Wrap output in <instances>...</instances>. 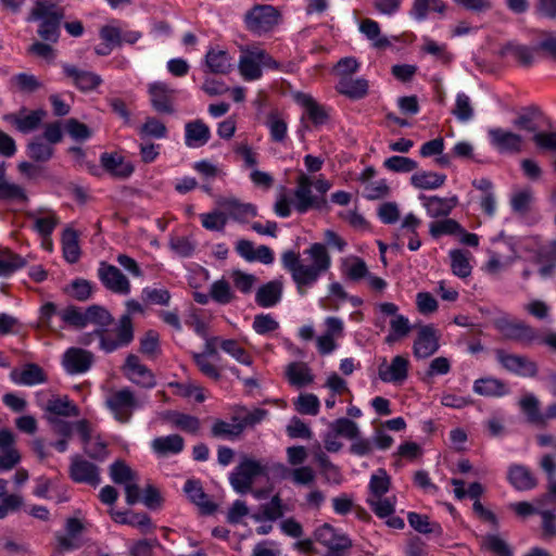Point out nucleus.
<instances>
[{"label": "nucleus", "instance_id": "2eb2a0df", "mask_svg": "<svg viewBox=\"0 0 556 556\" xmlns=\"http://www.w3.org/2000/svg\"><path fill=\"white\" fill-rule=\"evenodd\" d=\"M439 339L440 333L434 327L430 325L420 327L413 345L414 355L417 358L433 355L439 350Z\"/></svg>", "mask_w": 556, "mask_h": 556}, {"label": "nucleus", "instance_id": "c756f323", "mask_svg": "<svg viewBox=\"0 0 556 556\" xmlns=\"http://www.w3.org/2000/svg\"><path fill=\"white\" fill-rule=\"evenodd\" d=\"M184 446V439L178 434L159 437L151 442L153 452L161 457L179 454Z\"/></svg>", "mask_w": 556, "mask_h": 556}, {"label": "nucleus", "instance_id": "7c9ffc66", "mask_svg": "<svg viewBox=\"0 0 556 556\" xmlns=\"http://www.w3.org/2000/svg\"><path fill=\"white\" fill-rule=\"evenodd\" d=\"M219 205L226 210L228 215L238 222H247L256 216V207L251 203L240 202L236 198H227L219 202Z\"/></svg>", "mask_w": 556, "mask_h": 556}, {"label": "nucleus", "instance_id": "49530a36", "mask_svg": "<svg viewBox=\"0 0 556 556\" xmlns=\"http://www.w3.org/2000/svg\"><path fill=\"white\" fill-rule=\"evenodd\" d=\"M451 267L454 275L465 278L471 273L470 255L463 250L450 251Z\"/></svg>", "mask_w": 556, "mask_h": 556}, {"label": "nucleus", "instance_id": "a211bd4d", "mask_svg": "<svg viewBox=\"0 0 556 556\" xmlns=\"http://www.w3.org/2000/svg\"><path fill=\"white\" fill-rule=\"evenodd\" d=\"M76 428L84 443L85 452L92 458L103 459L108 455L106 443L99 435L92 433L87 421H78Z\"/></svg>", "mask_w": 556, "mask_h": 556}, {"label": "nucleus", "instance_id": "20e7f679", "mask_svg": "<svg viewBox=\"0 0 556 556\" xmlns=\"http://www.w3.org/2000/svg\"><path fill=\"white\" fill-rule=\"evenodd\" d=\"M492 323L504 339L516 341L523 346H532L535 344V340L538 339L536 329L525 321L500 313L498 316L493 318Z\"/></svg>", "mask_w": 556, "mask_h": 556}, {"label": "nucleus", "instance_id": "79ce46f5", "mask_svg": "<svg viewBox=\"0 0 556 556\" xmlns=\"http://www.w3.org/2000/svg\"><path fill=\"white\" fill-rule=\"evenodd\" d=\"M165 419L172 424V426L189 433H197L200 429V420L191 415L179 412H167Z\"/></svg>", "mask_w": 556, "mask_h": 556}, {"label": "nucleus", "instance_id": "ea45409f", "mask_svg": "<svg viewBox=\"0 0 556 556\" xmlns=\"http://www.w3.org/2000/svg\"><path fill=\"white\" fill-rule=\"evenodd\" d=\"M337 90L352 99L364 97L368 90V83L363 78L342 77L339 79Z\"/></svg>", "mask_w": 556, "mask_h": 556}, {"label": "nucleus", "instance_id": "c03bdc74", "mask_svg": "<svg viewBox=\"0 0 556 556\" xmlns=\"http://www.w3.org/2000/svg\"><path fill=\"white\" fill-rule=\"evenodd\" d=\"M391 485V478L384 469L376 470L369 480V495L368 497L384 496Z\"/></svg>", "mask_w": 556, "mask_h": 556}, {"label": "nucleus", "instance_id": "2f4dec72", "mask_svg": "<svg viewBox=\"0 0 556 556\" xmlns=\"http://www.w3.org/2000/svg\"><path fill=\"white\" fill-rule=\"evenodd\" d=\"M543 113L540 108L535 105H529L520 109L517 116L513 121V125L520 129L529 132H538L539 125L538 121L542 117Z\"/></svg>", "mask_w": 556, "mask_h": 556}, {"label": "nucleus", "instance_id": "f8f14e48", "mask_svg": "<svg viewBox=\"0 0 556 556\" xmlns=\"http://www.w3.org/2000/svg\"><path fill=\"white\" fill-rule=\"evenodd\" d=\"M516 258V250L510 240L494 239L489 249V273L504 269Z\"/></svg>", "mask_w": 556, "mask_h": 556}, {"label": "nucleus", "instance_id": "69168bd1", "mask_svg": "<svg viewBox=\"0 0 556 556\" xmlns=\"http://www.w3.org/2000/svg\"><path fill=\"white\" fill-rule=\"evenodd\" d=\"M452 113L460 122H468L472 117L473 109L467 94L463 92L457 93Z\"/></svg>", "mask_w": 556, "mask_h": 556}, {"label": "nucleus", "instance_id": "7ed1b4c3", "mask_svg": "<svg viewBox=\"0 0 556 556\" xmlns=\"http://www.w3.org/2000/svg\"><path fill=\"white\" fill-rule=\"evenodd\" d=\"M63 18V12L48 0H37L29 16V21H39V36L47 40L55 42L60 35V23Z\"/></svg>", "mask_w": 556, "mask_h": 556}, {"label": "nucleus", "instance_id": "de8ad7c7", "mask_svg": "<svg viewBox=\"0 0 556 556\" xmlns=\"http://www.w3.org/2000/svg\"><path fill=\"white\" fill-rule=\"evenodd\" d=\"M110 478L114 483L125 485L132 480H136L137 472L134 471L125 462L115 460L110 466Z\"/></svg>", "mask_w": 556, "mask_h": 556}, {"label": "nucleus", "instance_id": "72a5a7b5", "mask_svg": "<svg viewBox=\"0 0 556 556\" xmlns=\"http://www.w3.org/2000/svg\"><path fill=\"white\" fill-rule=\"evenodd\" d=\"M10 377L15 384L20 386H36L45 381L42 369L34 364L12 370Z\"/></svg>", "mask_w": 556, "mask_h": 556}, {"label": "nucleus", "instance_id": "0eeeda50", "mask_svg": "<svg viewBox=\"0 0 556 556\" xmlns=\"http://www.w3.org/2000/svg\"><path fill=\"white\" fill-rule=\"evenodd\" d=\"M105 402L114 418L123 424L128 422L134 412L142 407V402L129 388L112 391Z\"/></svg>", "mask_w": 556, "mask_h": 556}, {"label": "nucleus", "instance_id": "3c124183", "mask_svg": "<svg viewBox=\"0 0 556 556\" xmlns=\"http://www.w3.org/2000/svg\"><path fill=\"white\" fill-rule=\"evenodd\" d=\"M244 430V425L241 421L233 420L226 422L217 420L212 427V433L214 437L224 439H235L239 437Z\"/></svg>", "mask_w": 556, "mask_h": 556}, {"label": "nucleus", "instance_id": "ddd939ff", "mask_svg": "<svg viewBox=\"0 0 556 556\" xmlns=\"http://www.w3.org/2000/svg\"><path fill=\"white\" fill-rule=\"evenodd\" d=\"M125 377L140 388L152 389L156 381L153 372L136 355H128L123 366Z\"/></svg>", "mask_w": 556, "mask_h": 556}, {"label": "nucleus", "instance_id": "c85d7f7f", "mask_svg": "<svg viewBox=\"0 0 556 556\" xmlns=\"http://www.w3.org/2000/svg\"><path fill=\"white\" fill-rule=\"evenodd\" d=\"M315 540L320 542L329 549H345L351 546V540L338 533L330 523H323L315 531Z\"/></svg>", "mask_w": 556, "mask_h": 556}, {"label": "nucleus", "instance_id": "a18cd8bd", "mask_svg": "<svg viewBox=\"0 0 556 556\" xmlns=\"http://www.w3.org/2000/svg\"><path fill=\"white\" fill-rule=\"evenodd\" d=\"M220 349L242 365L251 366L253 363L249 352L233 339L220 340Z\"/></svg>", "mask_w": 556, "mask_h": 556}, {"label": "nucleus", "instance_id": "4be33fe9", "mask_svg": "<svg viewBox=\"0 0 556 556\" xmlns=\"http://www.w3.org/2000/svg\"><path fill=\"white\" fill-rule=\"evenodd\" d=\"M46 111L36 110L27 111L21 110L17 113H11L4 116V119L13 125L21 132H30L35 130L46 116Z\"/></svg>", "mask_w": 556, "mask_h": 556}, {"label": "nucleus", "instance_id": "a19ab883", "mask_svg": "<svg viewBox=\"0 0 556 556\" xmlns=\"http://www.w3.org/2000/svg\"><path fill=\"white\" fill-rule=\"evenodd\" d=\"M452 485L454 486V495L458 500H463L466 496L475 500L473 508L476 510L482 511V505L478 502L479 496L482 494V485L473 482L469 485L468 489L465 488V482L459 479H452Z\"/></svg>", "mask_w": 556, "mask_h": 556}, {"label": "nucleus", "instance_id": "4c0bfd02", "mask_svg": "<svg viewBox=\"0 0 556 556\" xmlns=\"http://www.w3.org/2000/svg\"><path fill=\"white\" fill-rule=\"evenodd\" d=\"M61 243L63 256L66 262L71 264L76 263L80 257L78 232L71 227L65 228L62 232Z\"/></svg>", "mask_w": 556, "mask_h": 556}, {"label": "nucleus", "instance_id": "e2e57ef3", "mask_svg": "<svg viewBox=\"0 0 556 556\" xmlns=\"http://www.w3.org/2000/svg\"><path fill=\"white\" fill-rule=\"evenodd\" d=\"M445 3L442 0H415L413 14L418 20H424L428 13L438 12L443 13Z\"/></svg>", "mask_w": 556, "mask_h": 556}, {"label": "nucleus", "instance_id": "774afa93", "mask_svg": "<svg viewBox=\"0 0 556 556\" xmlns=\"http://www.w3.org/2000/svg\"><path fill=\"white\" fill-rule=\"evenodd\" d=\"M532 141L542 152H556V131H538Z\"/></svg>", "mask_w": 556, "mask_h": 556}, {"label": "nucleus", "instance_id": "aec40b11", "mask_svg": "<svg viewBox=\"0 0 556 556\" xmlns=\"http://www.w3.org/2000/svg\"><path fill=\"white\" fill-rule=\"evenodd\" d=\"M150 101L155 111L160 113L173 112L174 90L163 81H154L148 85Z\"/></svg>", "mask_w": 556, "mask_h": 556}, {"label": "nucleus", "instance_id": "864d4df0", "mask_svg": "<svg viewBox=\"0 0 556 556\" xmlns=\"http://www.w3.org/2000/svg\"><path fill=\"white\" fill-rule=\"evenodd\" d=\"M270 138L275 142H283L288 135L287 122L277 113H270L266 121Z\"/></svg>", "mask_w": 556, "mask_h": 556}, {"label": "nucleus", "instance_id": "58836bf2", "mask_svg": "<svg viewBox=\"0 0 556 556\" xmlns=\"http://www.w3.org/2000/svg\"><path fill=\"white\" fill-rule=\"evenodd\" d=\"M286 377L290 384L302 388L314 381L309 367L304 363L293 362L286 368Z\"/></svg>", "mask_w": 556, "mask_h": 556}, {"label": "nucleus", "instance_id": "bf43d9fd", "mask_svg": "<svg viewBox=\"0 0 556 556\" xmlns=\"http://www.w3.org/2000/svg\"><path fill=\"white\" fill-rule=\"evenodd\" d=\"M522 412L527 415L528 420L535 425H544V416L539 409V400L532 395H526L520 400Z\"/></svg>", "mask_w": 556, "mask_h": 556}, {"label": "nucleus", "instance_id": "6e6d98bb", "mask_svg": "<svg viewBox=\"0 0 556 556\" xmlns=\"http://www.w3.org/2000/svg\"><path fill=\"white\" fill-rule=\"evenodd\" d=\"M370 508L376 514V516L380 519L388 518L394 513L395 507V497H368L367 500Z\"/></svg>", "mask_w": 556, "mask_h": 556}, {"label": "nucleus", "instance_id": "09e8293b", "mask_svg": "<svg viewBox=\"0 0 556 556\" xmlns=\"http://www.w3.org/2000/svg\"><path fill=\"white\" fill-rule=\"evenodd\" d=\"M294 408L302 415L316 416L319 413L320 402L313 393H301L293 401Z\"/></svg>", "mask_w": 556, "mask_h": 556}, {"label": "nucleus", "instance_id": "423d86ee", "mask_svg": "<svg viewBox=\"0 0 556 556\" xmlns=\"http://www.w3.org/2000/svg\"><path fill=\"white\" fill-rule=\"evenodd\" d=\"M267 473V466L257 459L244 457L230 473L229 481L238 493L250 491L253 482Z\"/></svg>", "mask_w": 556, "mask_h": 556}, {"label": "nucleus", "instance_id": "473e14b6", "mask_svg": "<svg viewBox=\"0 0 556 556\" xmlns=\"http://www.w3.org/2000/svg\"><path fill=\"white\" fill-rule=\"evenodd\" d=\"M102 166L113 176L126 178L134 172V166L118 153H103L101 155Z\"/></svg>", "mask_w": 556, "mask_h": 556}, {"label": "nucleus", "instance_id": "6ab92c4d", "mask_svg": "<svg viewBox=\"0 0 556 556\" xmlns=\"http://www.w3.org/2000/svg\"><path fill=\"white\" fill-rule=\"evenodd\" d=\"M15 437L9 430H0V472L9 471L21 460V455L14 446Z\"/></svg>", "mask_w": 556, "mask_h": 556}, {"label": "nucleus", "instance_id": "f257e3e1", "mask_svg": "<svg viewBox=\"0 0 556 556\" xmlns=\"http://www.w3.org/2000/svg\"><path fill=\"white\" fill-rule=\"evenodd\" d=\"M324 240L325 243L316 242L304 250L305 258H301L300 254L292 250L281 255L282 266L290 273L301 295H304L306 290L330 269L332 261L327 247L339 252H343L348 247L345 239L331 229L324 231Z\"/></svg>", "mask_w": 556, "mask_h": 556}, {"label": "nucleus", "instance_id": "0e129e2a", "mask_svg": "<svg viewBox=\"0 0 556 556\" xmlns=\"http://www.w3.org/2000/svg\"><path fill=\"white\" fill-rule=\"evenodd\" d=\"M330 429L336 435H341L349 440L355 439L359 433L358 426L348 418L334 420L331 422Z\"/></svg>", "mask_w": 556, "mask_h": 556}, {"label": "nucleus", "instance_id": "9b49d317", "mask_svg": "<svg viewBox=\"0 0 556 556\" xmlns=\"http://www.w3.org/2000/svg\"><path fill=\"white\" fill-rule=\"evenodd\" d=\"M495 358L503 368L515 375L532 378L538 374L536 363L525 355H517L504 350H496Z\"/></svg>", "mask_w": 556, "mask_h": 556}, {"label": "nucleus", "instance_id": "4468645a", "mask_svg": "<svg viewBox=\"0 0 556 556\" xmlns=\"http://www.w3.org/2000/svg\"><path fill=\"white\" fill-rule=\"evenodd\" d=\"M92 363V353L80 348H70L62 356V366L68 375L85 374Z\"/></svg>", "mask_w": 556, "mask_h": 556}, {"label": "nucleus", "instance_id": "1a4fd4ad", "mask_svg": "<svg viewBox=\"0 0 556 556\" xmlns=\"http://www.w3.org/2000/svg\"><path fill=\"white\" fill-rule=\"evenodd\" d=\"M408 370L409 359L404 355H396L391 361L383 357L379 361L377 368L379 379L384 383L394 386H401L406 381Z\"/></svg>", "mask_w": 556, "mask_h": 556}, {"label": "nucleus", "instance_id": "e433bc0d", "mask_svg": "<svg viewBox=\"0 0 556 556\" xmlns=\"http://www.w3.org/2000/svg\"><path fill=\"white\" fill-rule=\"evenodd\" d=\"M446 176L435 172L419 170L412 175L410 185L420 190H435L444 185Z\"/></svg>", "mask_w": 556, "mask_h": 556}, {"label": "nucleus", "instance_id": "680f3d73", "mask_svg": "<svg viewBox=\"0 0 556 556\" xmlns=\"http://www.w3.org/2000/svg\"><path fill=\"white\" fill-rule=\"evenodd\" d=\"M200 220L202 226L207 230L223 231L227 224L228 215L222 211L215 210L201 214Z\"/></svg>", "mask_w": 556, "mask_h": 556}, {"label": "nucleus", "instance_id": "c9c22d12", "mask_svg": "<svg viewBox=\"0 0 556 556\" xmlns=\"http://www.w3.org/2000/svg\"><path fill=\"white\" fill-rule=\"evenodd\" d=\"M282 295V282L273 280L262 286L256 292V303L262 307H273L280 302Z\"/></svg>", "mask_w": 556, "mask_h": 556}, {"label": "nucleus", "instance_id": "a878e982", "mask_svg": "<svg viewBox=\"0 0 556 556\" xmlns=\"http://www.w3.org/2000/svg\"><path fill=\"white\" fill-rule=\"evenodd\" d=\"M70 475L75 482L91 485H98L100 483L98 468L80 457L73 458Z\"/></svg>", "mask_w": 556, "mask_h": 556}, {"label": "nucleus", "instance_id": "b1692460", "mask_svg": "<svg viewBox=\"0 0 556 556\" xmlns=\"http://www.w3.org/2000/svg\"><path fill=\"white\" fill-rule=\"evenodd\" d=\"M204 63L206 71L212 74L227 75L233 67V59L227 50L214 47L205 54Z\"/></svg>", "mask_w": 556, "mask_h": 556}, {"label": "nucleus", "instance_id": "5fc2aeb1", "mask_svg": "<svg viewBox=\"0 0 556 556\" xmlns=\"http://www.w3.org/2000/svg\"><path fill=\"white\" fill-rule=\"evenodd\" d=\"M3 166L0 165V200L25 201L26 195L24 190L20 186L7 181L3 178Z\"/></svg>", "mask_w": 556, "mask_h": 556}, {"label": "nucleus", "instance_id": "052dcab7", "mask_svg": "<svg viewBox=\"0 0 556 556\" xmlns=\"http://www.w3.org/2000/svg\"><path fill=\"white\" fill-rule=\"evenodd\" d=\"M359 30L372 41L376 48H383L389 45V40L380 36V27L376 21L364 20L359 25Z\"/></svg>", "mask_w": 556, "mask_h": 556}, {"label": "nucleus", "instance_id": "603ef678", "mask_svg": "<svg viewBox=\"0 0 556 556\" xmlns=\"http://www.w3.org/2000/svg\"><path fill=\"white\" fill-rule=\"evenodd\" d=\"M33 220V227L40 236L51 235L60 222L53 212L34 214Z\"/></svg>", "mask_w": 556, "mask_h": 556}, {"label": "nucleus", "instance_id": "bb28decb", "mask_svg": "<svg viewBox=\"0 0 556 556\" xmlns=\"http://www.w3.org/2000/svg\"><path fill=\"white\" fill-rule=\"evenodd\" d=\"M64 74L73 79L74 85L81 91H91L101 85L102 78L89 71L78 70L71 64H63Z\"/></svg>", "mask_w": 556, "mask_h": 556}, {"label": "nucleus", "instance_id": "cd10ccee", "mask_svg": "<svg viewBox=\"0 0 556 556\" xmlns=\"http://www.w3.org/2000/svg\"><path fill=\"white\" fill-rule=\"evenodd\" d=\"M507 479L509 483L519 491L532 490L538 484V479L533 472L528 467L520 464L509 466Z\"/></svg>", "mask_w": 556, "mask_h": 556}, {"label": "nucleus", "instance_id": "f3484780", "mask_svg": "<svg viewBox=\"0 0 556 556\" xmlns=\"http://www.w3.org/2000/svg\"><path fill=\"white\" fill-rule=\"evenodd\" d=\"M98 271L100 280L110 291L123 295L130 292L128 278L116 266L101 263Z\"/></svg>", "mask_w": 556, "mask_h": 556}, {"label": "nucleus", "instance_id": "39448f33", "mask_svg": "<svg viewBox=\"0 0 556 556\" xmlns=\"http://www.w3.org/2000/svg\"><path fill=\"white\" fill-rule=\"evenodd\" d=\"M263 67L277 68L278 64L260 47L252 46L242 49L238 68L244 80L253 81L260 79Z\"/></svg>", "mask_w": 556, "mask_h": 556}, {"label": "nucleus", "instance_id": "6e6552de", "mask_svg": "<svg viewBox=\"0 0 556 556\" xmlns=\"http://www.w3.org/2000/svg\"><path fill=\"white\" fill-rule=\"evenodd\" d=\"M279 17V12L273 5L257 4L245 13L244 23L248 30L261 36L273 30Z\"/></svg>", "mask_w": 556, "mask_h": 556}, {"label": "nucleus", "instance_id": "13d9d810", "mask_svg": "<svg viewBox=\"0 0 556 556\" xmlns=\"http://www.w3.org/2000/svg\"><path fill=\"white\" fill-rule=\"evenodd\" d=\"M410 323L404 315L394 316L390 320V332L387 337L388 342H394L405 338L410 331Z\"/></svg>", "mask_w": 556, "mask_h": 556}, {"label": "nucleus", "instance_id": "f704fd0d", "mask_svg": "<svg viewBox=\"0 0 556 556\" xmlns=\"http://www.w3.org/2000/svg\"><path fill=\"white\" fill-rule=\"evenodd\" d=\"M340 269L343 276L353 281L365 279L369 273L364 260L355 255H348L340 260Z\"/></svg>", "mask_w": 556, "mask_h": 556}, {"label": "nucleus", "instance_id": "f03ea898", "mask_svg": "<svg viewBox=\"0 0 556 556\" xmlns=\"http://www.w3.org/2000/svg\"><path fill=\"white\" fill-rule=\"evenodd\" d=\"M295 182L292 200L288 197L285 188H281L277 195L275 213L279 217L290 216L292 207L301 214L306 213L319 203L318 197L313 193V188L320 194L327 193L331 188V184L324 177L312 179L303 172L298 175Z\"/></svg>", "mask_w": 556, "mask_h": 556}, {"label": "nucleus", "instance_id": "338daca9", "mask_svg": "<svg viewBox=\"0 0 556 556\" xmlns=\"http://www.w3.org/2000/svg\"><path fill=\"white\" fill-rule=\"evenodd\" d=\"M27 151L30 159L39 162L48 161L53 154L51 144L42 141L40 138L33 140L28 144Z\"/></svg>", "mask_w": 556, "mask_h": 556}, {"label": "nucleus", "instance_id": "412c9836", "mask_svg": "<svg viewBox=\"0 0 556 556\" xmlns=\"http://www.w3.org/2000/svg\"><path fill=\"white\" fill-rule=\"evenodd\" d=\"M184 493L187 498L194 504L202 514L208 515L216 509V505L204 492L202 483L197 479H188L184 484Z\"/></svg>", "mask_w": 556, "mask_h": 556}, {"label": "nucleus", "instance_id": "5701e85b", "mask_svg": "<svg viewBox=\"0 0 556 556\" xmlns=\"http://www.w3.org/2000/svg\"><path fill=\"white\" fill-rule=\"evenodd\" d=\"M418 199L421 201L427 214L432 218L447 216L458 204L456 195L441 198L438 195L428 197L420 194Z\"/></svg>", "mask_w": 556, "mask_h": 556}, {"label": "nucleus", "instance_id": "9d476101", "mask_svg": "<svg viewBox=\"0 0 556 556\" xmlns=\"http://www.w3.org/2000/svg\"><path fill=\"white\" fill-rule=\"evenodd\" d=\"M491 144L501 154L516 155L522 152L525 139L520 134L501 127L489 130Z\"/></svg>", "mask_w": 556, "mask_h": 556}, {"label": "nucleus", "instance_id": "dca6fc26", "mask_svg": "<svg viewBox=\"0 0 556 556\" xmlns=\"http://www.w3.org/2000/svg\"><path fill=\"white\" fill-rule=\"evenodd\" d=\"M293 99L303 109L302 123L308 119L314 126H320L327 122L328 112L311 94L296 92L293 94Z\"/></svg>", "mask_w": 556, "mask_h": 556}, {"label": "nucleus", "instance_id": "393cba45", "mask_svg": "<svg viewBox=\"0 0 556 556\" xmlns=\"http://www.w3.org/2000/svg\"><path fill=\"white\" fill-rule=\"evenodd\" d=\"M211 139V129L202 119H194L185 125V144L197 149L205 146Z\"/></svg>", "mask_w": 556, "mask_h": 556}, {"label": "nucleus", "instance_id": "37998d69", "mask_svg": "<svg viewBox=\"0 0 556 556\" xmlns=\"http://www.w3.org/2000/svg\"><path fill=\"white\" fill-rule=\"evenodd\" d=\"M26 260L11 250H0V276L7 277L26 265Z\"/></svg>", "mask_w": 556, "mask_h": 556}, {"label": "nucleus", "instance_id": "4d7b16f0", "mask_svg": "<svg viewBox=\"0 0 556 556\" xmlns=\"http://www.w3.org/2000/svg\"><path fill=\"white\" fill-rule=\"evenodd\" d=\"M210 296L219 304H228L235 299V293L228 281L219 279L211 285Z\"/></svg>", "mask_w": 556, "mask_h": 556}, {"label": "nucleus", "instance_id": "8fccbe9b", "mask_svg": "<svg viewBox=\"0 0 556 556\" xmlns=\"http://www.w3.org/2000/svg\"><path fill=\"white\" fill-rule=\"evenodd\" d=\"M46 410L56 416H78L77 407L66 396L53 397L48 401Z\"/></svg>", "mask_w": 556, "mask_h": 556}]
</instances>
